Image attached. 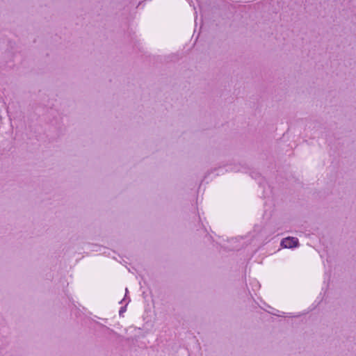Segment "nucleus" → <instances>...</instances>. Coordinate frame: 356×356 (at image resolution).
<instances>
[{"mask_svg":"<svg viewBox=\"0 0 356 356\" xmlns=\"http://www.w3.org/2000/svg\"><path fill=\"white\" fill-rule=\"evenodd\" d=\"M298 244V240L295 237H286L281 242V245L284 248H292L296 247Z\"/></svg>","mask_w":356,"mask_h":356,"instance_id":"f257e3e1","label":"nucleus"}]
</instances>
